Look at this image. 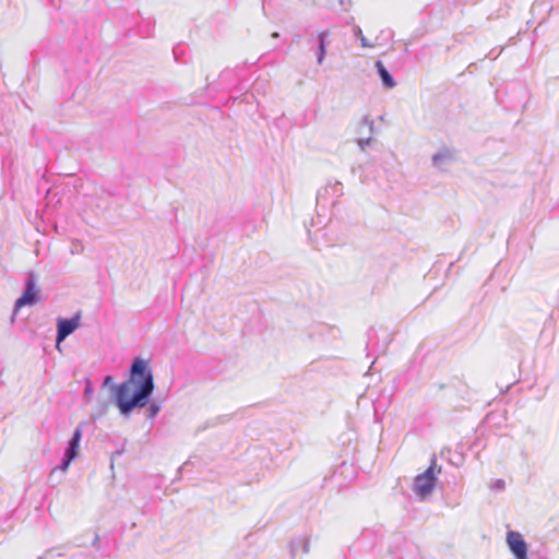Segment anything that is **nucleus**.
<instances>
[{"label": "nucleus", "instance_id": "f257e3e1", "mask_svg": "<svg viewBox=\"0 0 559 559\" xmlns=\"http://www.w3.org/2000/svg\"><path fill=\"white\" fill-rule=\"evenodd\" d=\"M154 382L147 362L136 358L131 367L130 379L119 384L115 397L122 414H129L135 407H143L153 392Z\"/></svg>", "mask_w": 559, "mask_h": 559}, {"label": "nucleus", "instance_id": "f03ea898", "mask_svg": "<svg viewBox=\"0 0 559 559\" xmlns=\"http://www.w3.org/2000/svg\"><path fill=\"white\" fill-rule=\"evenodd\" d=\"M435 465L436 463L433 462L431 466L414 479V491L421 499L427 498L437 484V474L440 473V468L436 472Z\"/></svg>", "mask_w": 559, "mask_h": 559}, {"label": "nucleus", "instance_id": "7ed1b4c3", "mask_svg": "<svg viewBox=\"0 0 559 559\" xmlns=\"http://www.w3.org/2000/svg\"><path fill=\"white\" fill-rule=\"evenodd\" d=\"M507 543L516 559H527L526 544L520 533L513 531L509 532L507 535Z\"/></svg>", "mask_w": 559, "mask_h": 559}, {"label": "nucleus", "instance_id": "20e7f679", "mask_svg": "<svg viewBox=\"0 0 559 559\" xmlns=\"http://www.w3.org/2000/svg\"><path fill=\"white\" fill-rule=\"evenodd\" d=\"M80 325V313H76L71 319H60L58 321L57 347L59 344L75 331Z\"/></svg>", "mask_w": 559, "mask_h": 559}, {"label": "nucleus", "instance_id": "39448f33", "mask_svg": "<svg viewBox=\"0 0 559 559\" xmlns=\"http://www.w3.org/2000/svg\"><path fill=\"white\" fill-rule=\"evenodd\" d=\"M81 438L82 428L78 427L69 442V448L66 452L64 460L61 466L62 471H67L70 463L78 456Z\"/></svg>", "mask_w": 559, "mask_h": 559}, {"label": "nucleus", "instance_id": "423d86ee", "mask_svg": "<svg viewBox=\"0 0 559 559\" xmlns=\"http://www.w3.org/2000/svg\"><path fill=\"white\" fill-rule=\"evenodd\" d=\"M37 288L34 282H28L23 295L15 302V310L21 309L24 306H32L37 302Z\"/></svg>", "mask_w": 559, "mask_h": 559}, {"label": "nucleus", "instance_id": "0eeeda50", "mask_svg": "<svg viewBox=\"0 0 559 559\" xmlns=\"http://www.w3.org/2000/svg\"><path fill=\"white\" fill-rule=\"evenodd\" d=\"M376 68L381 78L383 86L385 88H393L396 85V83L393 80V78L391 76V74L389 73V71L386 70V68L384 67L383 62L378 60L376 62Z\"/></svg>", "mask_w": 559, "mask_h": 559}, {"label": "nucleus", "instance_id": "6e6552de", "mask_svg": "<svg viewBox=\"0 0 559 559\" xmlns=\"http://www.w3.org/2000/svg\"><path fill=\"white\" fill-rule=\"evenodd\" d=\"M329 33L328 32H319L318 38H319V53H318V63H322L324 57H325V43L328 38Z\"/></svg>", "mask_w": 559, "mask_h": 559}, {"label": "nucleus", "instance_id": "1a4fd4ad", "mask_svg": "<svg viewBox=\"0 0 559 559\" xmlns=\"http://www.w3.org/2000/svg\"><path fill=\"white\" fill-rule=\"evenodd\" d=\"M359 35H360V41H361V46L362 47H372L373 45L372 44H369L366 38L361 35V31L359 29L358 31Z\"/></svg>", "mask_w": 559, "mask_h": 559}, {"label": "nucleus", "instance_id": "9d476101", "mask_svg": "<svg viewBox=\"0 0 559 559\" xmlns=\"http://www.w3.org/2000/svg\"><path fill=\"white\" fill-rule=\"evenodd\" d=\"M440 158H441V155H439V154L433 157L435 162H437Z\"/></svg>", "mask_w": 559, "mask_h": 559}]
</instances>
